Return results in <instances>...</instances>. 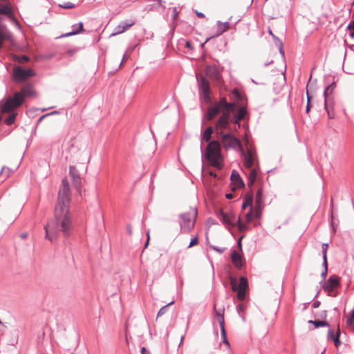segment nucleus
<instances>
[{
  "label": "nucleus",
  "instance_id": "f257e3e1",
  "mask_svg": "<svg viewBox=\"0 0 354 354\" xmlns=\"http://www.w3.org/2000/svg\"><path fill=\"white\" fill-rule=\"evenodd\" d=\"M46 239L53 241L59 232L64 236L71 234L72 230L71 218L69 214V207L64 205L62 207L55 205L54 218L51 219L44 226Z\"/></svg>",
  "mask_w": 354,
  "mask_h": 354
},
{
  "label": "nucleus",
  "instance_id": "f03ea898",
  "mask_svg": "<svg viewBox=\"0 0 354 354\" xmlns=\"http://www.w3.org/2000/svg\"><path fill=\"white\" fill-rule=\"evenodd\" d=\"M214 131L212 127H207L203 134V140L209 144L207 147L206 158L211 165L221 169L223 166V158L221 155V144L217 140L210 141L212 134Z\"/></svg>",
  "mask_w": 354,
  "mask_h": 354
},
{
  "label": "nucleus",
  "instance_id": "7ed1b4c3",
  "mask_svg": "<svg viewBox=\"0 0 354 354\" xmlns=\"http://www.w3.org/2000/svg\"><path fill=\"white\" fill-rule=\"evenodd\" d=\"M197 215L196 209L189 212L183 213L179 215V223L181 231L189 232L194 226L195 220Z\"/></svg>",
  "mask_w": 354,
  "mask_h": 354
},
{
  "label": "nucleus",
  "instance_id": "20e7f679",
  "mask_svg": "<svg viewBox=\"0 0 354 354\" xmlns=\"http://www.w3.org/2000/svg\"><path fill=\"white\" fill-rule=\"evenodd\" d=\"M218 138H221L222 145L225 150L233 149L235 151H243L240 140L235 138L232 133H223L219 135Z\"/></svg>",
  "mask_w": 354,
  "mask_h": 354
},
{
  "label": "nucleus",
  "instance_id": "39448f33",
  "mask_svg": "<svg viewBox=\"0 0 354 354\" xmlns=\"http://www.w3.org/2000/svg\"><path fill=\"white\" fill-rule=\"evenodd\" d=\"M23 104L21 94L15 93L12 97H8L1 106L2 113H10Z\"/></svg>",
  "mask_w": 354,
  "mask_h": 354
},
{
  "label": "nucleus",
  "instance_id": "423d86ee",
  "mask_svg": "<svg viewBox=\"0 0 354 354\" xmlns=\"http://www.w3.org/2000/svg\"><path fill=\"white\" fill-rule=\"evenodd\" d=\"M36 73L32 68L24 69L17 66L12 69V80L15 82H23L28 78L35 76Z\"/></svg>",
  "mask_w": 354,
  "mask_h": 354
},
{
  "label": "nucleus",
  "instance_id": "0eeeda50",
  "mask_svg": "<svg viewBox=\"0 0 354 354\" xmlns=\"http://www.w3.org/2000/svg\"><path fill=\"white\" fill-rule=\"evenodd\" d=\"M70 203V185L68 182L64 179L62 181L61 189L58 193L57 202L56 205L62 207L63 205L69 207Z\"/></svg>",
  "mask_w": 354,
  "mask_h": 354
},
{
  "label": "nucleus",
  "instance_id": "6e6552de",
  "mask_svg": "<svg viewBox=\"0 0 354 354\" xmlns=\"http://www.w3.org/2000/svg\"><path fill=\"white\" fill-rule=\"evenodd\" d=\"M231 285L233 291L237 292V297L239 300H244L246 295V290L248 287V279L245 277H240L239 286H236V279L231 278Z\"/></svg>",
  "mask_w": 354,
  "mask_h": 354
},
{
  "label": "nucleus",
  "instance_id": "1a4fd4ad",
  "mask_svg": "<svg viewBox=\"0 0 354 354\" xmlns=\"http://www.w3.org/2000/svg\"><path fill=\"white\" fill-rule=\"evenodd\" d=\"M196 79L201 97H202L207 103H210L212 100L210 97L209 82L203 76H201L200 78L197 76Z\"/></svg>",
  "mask_w": 354,
  "mask_h": 354
},
{
  "label": "nucleus",
  "instance_id": "9d476101",
  "mask_svg": "<svg viewBox=\"0 0 354 354\" xmlns=\"http://www.w3.org/2000/svg\"><path fill=\"white\" fill-rule=\"evenodd\" d=\"M230 116L228 115L227 112H223L218 120L215 123V130L217 133V137L223 134L224 129H229L230 127Z\"/></svg>",
  "mask_w": 354,
  "mask_h": 354
},
{
  "label": "nucleus",
  "instance_id": "9b49d317",
  "mask_svg": "<svg viewBox=\"0 0 354 354\" xmlns=\"http://www.w3.org/2000/svg\"><path fill=\"white\" fill-rule=\"evenodd\" d=\"M340 284L339 278L338 276L333 274L331 275L326 283L323 285V290L330 295L333 290L338 287Z\"/></svg>",
  "mask_w": 354,
  "mask_h": 354
},
{
  "label": "nucleus",
  "instance_id": "f8f14e48",
  "mask_svg": "<svg viewBox=\"0 0 354 354\" xmlns=\"http://www.w3.org/2000/svg\"><path fill=\"white\" fill-rule=\"evenodd\" d=\"M218 217L225 225L232 226H234L236 225V217L234 214L232 212H225L221 210L218 214Z\"/></svg>",
  "mask_w": 354,
  "mask_h": 354
},
{
  "label": "nucleus",
  "instance_id": "ddd939ff",
  "mask_svg": "<svg viewBox=\"0 0 354 354\" xmlns=\"http://www.w3.org/2000/svg\"><path fill=\"white\" fill-rule=\"evenodd\" d=\"M0 15H5L11 21L15 20L12 8L10 3H0Z\"/></svg>",
  "mask_w": 354,
  "mask_h": 354
},
{
  "label": "nucleus",
  "instance_id": "4468645a",
  "mask_svg": "<svg viewBox=\"0 0 354 354\" xmlns=\"http://www.w3.org/2000/svg\"><path fill=\"white\" fill-rule=\"evenodd\" d=\"M221 111H222L221 107L220 106L219 102H216L214 104L213 106H210L206 115H205V118L211 121Z\"/></svg>",
  "mask_w": 354,
  "mask_h": 354
},
{
  "label": "nucleus",
  "instance_id": "2eb2a0df",
  "mask_svg": "<svg viewBox=\"0 0 354 354\" xmlns=\"http://www.w3.org/2000/svg\"><path fill=\"white\" fill-rule=\"evenodd\" d=\"M216 317L218 319V323H219V325H220V327H221V336H222L223 342L226 345H227L229 346H230V343H229V342L227 339V335H226V331H225V329L224 315L222 313L216 312Z\"/></svg>",
  "mask_w": 354,
  "mask_h": 354
},
{
  "label": "nucleus",
  "instance_id": "dca6fc26",
  "mask_svg": "<svg viewBox=\"0 0 354 354\" xmlns=\"http://www.w3.org/2000/svg\"><path fill=\"white\" fill-rule=\"evenodd\" d=\"M231 259L234 266L238 269H241L244 266L242 256L236 250L232 251L231 254Z\"/></svg>",
  "mask_w": 354,
  "mask_h": 354
},
{
  "label": "nucleus",
  "instance_id": "f3484780",
  "mask_svg": "<svg viewBox=\"0 0 354 354\" xmlns=\"http://www.w3.org/2000/svg\"><path fill=\"white\" fill-rule=\"evenodd\" d=\"M218 102L222 111L227 112L228 115L230 116V113L233 111L235 107V103L227 102L225 97H222Z\"/></svg>",
  "mask_w": 354,
  "mask_h": 354
},
{
  "label": "nucleus",
  "instance_id": "a211bd4d",
  "mask_svg": "<svg viewBox=\"0 0 354 354\" xmlns=\"http://www.w3.org/2000/svg\"><path fill=\"white\" fill-rule=\"evenodd\" d=\"M18 93L21 94L23 102H24L25 97L32 96L36 94V92L31 84L25 85L21 88L20 92Z\"/></svg>",
  "mask_w": 354,
  "mask_h": 354
},
{
  "label": "nucleus",
  "instance_id": "6ab92c4d",
  "mask_svg": "<svg viewBox=\"0 0 354 354\" xmlns=\"http://www.w3.org/2000/svg\"><path fill=\"white\" fill-rule=\"evenodd\" d=\"M232 183L234 184L237 188L244 187L245 184L241 179L239 174L236 170H233L231 174Z\"/></svg>",
  "mask_w": 354,
  "mask_h": 354
},
{
  "label": "nucleus",
  "instance_id": "aec40b11",
  "mask_svg": "<svg viewBox=\"0 0 354 354\" xmlns=\"http://www.w3.org/2000/svg\"><path fill=\"white\" fill-rule=\"evenodd\" d=\"M254 162V157L252 151L248 150L247 153L245 155L244 165L247 169L252 168Z\"/></svg>",
  "mask_w": 354,
  "mask_h": 354
},
{
  "label": "nucleus",
  "instance_id": "412c9836",
  "mask_svg": "<svg viewBox=\"0 0 354 354\" xmlns=\"http://www.w3.org/2000/svg\"><path fill=\"white\" fill-rule=\"evenodd\" d=\"M335 88V85H334V83L331 84L330 85L328 86L325 90H324V104H325V108H326V110L328 112V115L330 118H334V113L333 112H330L328 108H327V106H326V95H327V93L328 91H330V93L333 92V89Z\"/></svg>",
  "mask_w": 354,
  "mask_h": 354
},
{
  "label": "nucleus",
  "instance_id": "4be33fe9",
  "mask_svg": "<svg viewBox=\"0 0 354 354\" xmlns=\"http://www.w3.org/2000/svg\"><path fill=\"white\" fill-rule=\"evenodd\" d=\"M218 25V30L216 32V35H221L223 32H226L227 30L230 29V22L225 21V22H221V21H217Z\"/></svg>",
  "mask_w": 354,
  "mask_h": 354
},
{
  "label": "nucleus",
  "instance_id": "5701e85b",
  "mask_svg": "<svg viewBox=\"0 0 354 354\" xmlns=\"http://www.w3.org/2000/svg\"><path fill=\"white\" fill-rule=\"evenodd\" d=\"M83 30V24L82 22H80L77 24H75L72 26V30L71 32H69L68 33H66L64 35V37H69L71 35H74L76 34L80 33Z\"/></svg>",
  "mask_w": 354,
  "mask_h": 354
},
{
  "label": "nucleus",
  "instance_id": "b1692460",
  "mask_svg": "<svg viewBox=\"0 0 354 354\" xmlns=\"http://www.w3.org/2000/svg\"><path fill=\"white\" fill-rule=\"evenodd\" d=\"M245 113H246V109L245 107L242 106V107L239 108V109L238 110V111L234 117V122L235 124H239V122L244 118Z\"/></svg>",
  "mask_w": 354,
  "mask_h": 354
},
{
  "label": "nucleus",
  "instance_id": "393cba45",
  "mask_svg": "<svg viewBox=\"0 0 354 354\" xmlns=\"http://www.w3.org/2000/svg\"><path fill=\"white\" fill-rule=\"evenodd\" d=\"M249 173H248V185L249 187H251L253 185L254 183L256 180L257 172L255 169H248Z\"/></svg>",
  "mask_w": 354,
  "mask_h": 354
},
{
  "label": "nucleus",
  "instance_id": "a878e982",
  "mask_svg": "<svg viewBox=\"0 0 354 354\" xmlns=\"http://www.w3.org/2000/svg\"><path fill=\"white\" fill-rule=\"evenodd\" d=\"M272 37L274 40L275 41L276 45L279 47V53L281 54V57L284 59L285 58V53L283 50V45L282 41L275 35H272Z\"/></svg>",
  "mask_w": 354,
  "mask_h": 354
},
{
  "label": "nucleus",
  "instance_id": "bb28decb",
  "mask_svg": "<svg viewBox=\"0 0 354 354\" xmlns=\"http://www.w3.org/2000/svg\"><path fill=\"white\" fill-rule=\"evenodd\" d=\"M308 322L313 324L316 328L329 326L328 323L324 320H310Z\"/></svg>",
  "mask_w": 354,
  "mask_h": 354
},
{
  "label": "nucleus",
  "instance_id": "cd10ccee",
  "mask_svg": "<svg viewBox=\"0 0 354 354\" xmlns=\"http://www.w3.org/2000/svg\"><path fill=\"white\" fill-rule=\"evenodd\" d=\"M340 336V330L338 328L335 335L331 338V339L334 342L335 346L337 348L341 345V341L339 339Z\"/></svg>",
  "mask_w": 354,
  "mask_h": 354
},
{
  "label": "nucleus",
  "instance_id": "c85d7f7f",
  "mask_svg": "<svg viewBox=\"0 0 354 354\" xmlns=\"http://www.w3.org/2000/svg\"><path fill=\"white\" fill-rule=\"evenodd\" d=\"M135 24L134 21L133 20H127V21H122L120 23V26L122 27V30H126L129 28L131 27Z\"/></svg>",
  "mask_w": 354,
  "mask_h": 354
},
{
  "label": "nucleus",
  "instance_id": "c756f323",
  "mask_svg": "<svg viewBox=\"0 0 354 354\" xmlns=\"http://www.w3.org/2000/svg\"><path fill=\"white\" fill-rule=\"evenodd\" d=\"M206 71L207 74H209V76H212L217 78L218 75L217 70L214 67H212L211 66L207 67Z\"/></svg>",
  "mask_w": 354,
  "mask_h": 354
},
{
  "label": "nucleus",
  "instance_id": "7c9ffc66",
  "mask_svg": "<svg viewBox=\"0 0 354 354\" xmlns=\"http://www.w3.org/2000/svg\"><path fill=\"white\" fill-rule=\"evenodd\" d=\"M10 174V169L6 168L5 167H3L1 169V171H0V177H1L2 180H4L5 179H6L9 176Z\"/></svg>",
  "mask_w": 354,
  "mask_h": 354
},
{
  "label": "nucleus",
  "instance_id": "2f4dec72",
  "mask_svg": "<svg viewBox=\"0 0 354 354\" xmlns=\"http://www.w3.org/2000/svg\"><path fill=\"white\" fill-rule=\"evenodd\" d=\"M16 116H17V113H11L8 117H7L6 118L5 123L7 125H11L12 124H13L15 122Z\"/></svg>",
  "mask_w": 354,
  "mask_h": 354
},
{
  "label": "nucleus",
  "instance_id": "473e14b6",
  "mask_svg": "<svg viewBox=\"0 0 354 354\" xmlns=\"http://www.w3.org/2000/svg\"><path fill=\"white\" fill-rule=\"evenodd\" d=\"M6 37V28L0 26V48L2 47V42Z\"/></svg>",
  "mask_w": 354,
  "mask_h": 354
},
{
  "label": "nucleus",
  "instance_id": "72a5a7b5",
  "mask_svg": "<svg viewBox=\"0 0 354 354\" xmlns=\"http://www.w3.org/2000/svg\"><path fill=\"white\" fill-rule=\"evenodd\" d=\"M173 304H174V301H172L169 302V304H167V305L162 307L158 312L157 318L165 315L167 311L168 306Z\"/></svg>",
  "mask_w": 354,
  "mask_h": 354
},
{
  "label": "nucleus",
  "instance_id": "f704fd0d",
  "mask_svg": "<svg viewBox=\"0 0 354 354\" xmlns=\"http://www.w3.org/2000/svg\"><path fill=\"white\" fill-rule=\"evenodd\" d=\"M245 306L243 304H239L236 306V311L238 314L241 317L242 319L245 321V317L243 316V313L245 312Z\"/></svg>",
  "mask_w": 354,
  "mask_h": 354
},
{
  "label": "nucleus",
  "instance_id": "c9c22d12",
  "mask_svg": "<svg viewBox=\"0 0 354 354\" xmlns=\"http://www.w3.org/2000/svg\"><path fill=\"white\" fill-rule=\"evenodd\" d=\"M236 225H237L238 229L240 232H243L247 228L246 225L241 222L240 217L238 218L236 222Z\"/></svg>",
  "mask_w": 354,
  "mask_h": 354
},
{
  "label": "nucleus",
  "instance_id": "e433bc0d",
  "mask_svg": "<svg viewBox=\"0 0 354 354\" xmlns=\"http://www.w3.org/2000/svg\"><path fill=\"white\" fill-rule=\"evenodd\" d=\"M338 224H339V221L337 219H336L335 218L334 215L332 214H331V225H332L333 232L336 231V230L338 227Z\"/></svg>",
  "mask_w": 354,
  "mask_h": 354
},
{
  "label": "nucleus",
  "instance_id": "4c0bfd02",
  "mask_svg": "<svg viewBox=\"0 0 354 354\" xmlns=\"http://www.w3.org/2000/svg\"><path fill=\"white\" fill-rule=\"evenodd\" d=\"M59 6L65 9H71L75 7V4L71 2H64L62 4H59Z\"/></svg>",
  "mask_w": 354,
  "mask_h": 354
},
{
  "label": "nucleus",
  "instance_id": "58836bf2",
  "mask_svg": "<svg viewBox=\"0 0 354 354\" xmlns=\"http://www.w3.org/2000/svg\"><path fill=\"white\" fill-rule=\"evenodd\" d=\"M328 243H323L322 245V252L323 257H327Z\"/></svg>",
  "mask_w": 354,
  "mask_h": 354
},
{
  "label": "nucleus",
  "instance_id": "ea45409f",
  "mask_svg": "<svg viewBox=\"0 0 354 354\" xmlns=\"http://www.w3.org/2000/svg\"><path fill=\"white\" fill-rule=\"evenodd\" d=\"M125 30H122V26L119 24L115 28V32L113 35H118L124 32Z\"/></svg>",
  "mask_w": 354,
  "mask_h": 354
},
{
  "label": "nucleus",
  "instance_id": "a19ab883",
  "mask_svg": "<svg viewBox=\"0 0 354 354\" xmlns=\"http://www.w3.org/2000/svg\"><path fill=\"white\" fill-rule=\"evenodd\" d=\"M198 243V237L196 236L195 237L192 239V240L188 245V248H190L193 247L194 245H197Z\"/></svg>",
  "mask_w": 354,
  "mask_h": 354
},
{
  "label": "nucleus",
  "instance_id": "79ce46f5",
  "mask_svg": "<svg viewBox=\"0 0 354 354\" xmlns=\"http://www.w3.org/2000/svg\"><path fill=\"white\" fill-rule=\"evenodd\" d=\"M262 193L261 190H258L256 194V202L257 204H260L261 202Z\"/></svg>",
  "mask_w": 354,
  "mask_h": 354
},
{
  "label": "nucleus",
  "instance_id": "37998d69",
  "mask_svg": "<svg viewBox=\"0 0 354 354\" xmlns=\"http://www.w3.org/2000/svg\"><path fill=\"white\" fill-rule=\"evenodd\" d=\"M211 248H212L214 251L218 252L219 254H222L225 251V248H221L215 245H212Z\"/></svg>",
  "mask_w": 354,
  "mask_h": 354
},
{
  "label": "nucleus",
  "instance_id": "c03bdc74",
  "mask_svg": "<svg viewBox=\"0 0 354 354\" xmlns=\"http://www.w3.org/2000/svg\"><path fill=\"white\" fill-rule=\"evenodd\" d=\"M246 220L248 222H251L252 221V208L250 209V211L249 212H248L246 214Z\"/></svg>",
  "mask_w": 354,
  "mask_h": 354
},
{
  "label": "nucleus",
  "instance_id": "a18cd8bd",
  "mask_svg": "<svg viewBox=\"0 0 354 354\" xmlns=\"http://www.w3.org/2000/svg\"><path fill=\"white\" fill-rule=\"evenodd\" d=\"M249 205H251V201L250 200H245L242 204V208L245 209Z\"/></svg>",
  "mask_w": 354,
  "mask_h": 354
},
{
  "label": "nucleus",
  "instance_id": "49530a36",
  "mask_svg": "<svg viewBox=\"0 0 354 354\" xmlns=\"http://www.w3.org/2000/svg\"><path fill=\"white\" fill-rule=\"evenodd\" d=\"M322 266L324 270H328L327 257H323Z\"/></svg>",
  "mask_w": 354,
  "mask_h": 354
},
{
  "label": "nucleus",
  "instance_id": "de8ad7c7",
  "mask_svg": "<svg viewBox=\"0 0 354 354\" xmlns=\"http://www.w3.org/2000/svg\"><path fill=\"white\" fill-rule=\"evenodd\" d=\"M335 334L334 333L333 330L330 328L328 329V333H327V337L328 338H332Z\"/></svg>",
  "mask_w": 354,
  "mask_h": 354
},
{
  "label": "nucleus",
  "instance_id": "09e8293b",
  "mask_svg": "<svg viewBox=\"0 0 354 354\" xmlns=\"http://www.w3.org/2000/svg\"><path fill=\"white\" fill-rule=\"evenodd\" d=\"M352 314H353L352 316L347 319L346 322H347L348 324H352V322H353V321L354 319V310H353Z\"/></svg>",
  "mask_w": 354,
  "mask_h": 354
},
{
  "label": "nucleus",
  "instance_id": "8fccbe9b",
  "mask_svg": "<svg viewBox=\"0 0 354 354\" xmlns=\"http://www.w3.org/2000/svg\"><path fill=\"white\" fill-rule=\"evenodd\" d=\"M319 305H320V301H315L313 302L312 306H313V308H318L319 306Z\"/></svg>",
  "mask_w": 354,
  "mask_h": 354
},
{
  "label": "nucleus",
  "instance_id": "3c124183",
  "mask_svg": "<svg viewBox=\"0 0 354 354\" xmlns=\"http://www.w3.org/2000/svg\"><path fill=\"white\" fill-rule=\"evenodd\" d=\"M185 47L188 48H190V49H192L193 47H192V44L191 41H187L186 43H185Z\"/></svg>",
  "mask_w": 354,
  "mask_h": 354
},
{
  "label": "nucleus",
  "instance_id": "603ef678",
  "mask_svg": "<svg viewBox=\"0 0 354 354\" xmlns=\"http://www.w3.org/2000/svg\"><path fill=\"white\" fill-rule=\"evenodd\" d=\"M327 272H328V270H324V269L323 272L321 274V276L323 278V280L325 279V278H326V277L327 275Z\"/></svg>",
  "mask_w": 354,
  "mask_h": 354
},
{
  "label": "nucleus",
  "instance_id": "864d4df0",
  "mask_svg": "<svg viewBox=\"0 0 354 354\" xmlns=\"http://www.w3.org/2000/svg\"><path fill=\"white\" fill-rule=\"evenodd\" d=\"M196 15L198 17H200V18H203V17H205V15H204L203 13H202V12H198V11H197V10H196Z\"/></svg>",
  "mask_w": 354,
  "mask_h": 354
},
{
  "label": "nucleus",
  "instance_id": "5fc2aeb1",
  "mask_svg": "<svg viewBox=\"0 0 354 354\" xmlns=\"http://www.w3.org/2000/svg\"><path fill=\"white\" fill-rule=\"evenodd\" d=\"M29 58L26 56V55H23L21 57V59L19 60L20 62H27L28 61Z\"/></svg>",
  "mask_w": 354,
  "mask_h": 354
},
{
  "label": "nucleus",
  "instance_id": "6e6d98bb",
  "mask_svg": "<svg viewBox=\"0 0 354 354\" xmlns=\"http://www.w3.org/2000/svg\"><path fill=\"white\" fill-rule=\"evenodd\" d=\"M348 28L354 30V21L350 22V24L348 26Z\"/></svg>",
  "mask_w": 354,
  "mask_h": 354
},
{
  "label": "nucleus",
  "instance_id": "4d7b16f0",
  "mask_svg": "<svg viewBox=\"0 0 354 354\" xmlns=\"http://www.w3.org/2000/svg\"><path fill=\"white\" fill-rule=\"evenodd\" d=\"M20 237L23 239H25L28 237V233L27 232H24V233H22L20 234Z\"/></svg>",
  "mask_w": 354,
  "mask_h": 354
},
{
  "label": "nucleus",
  "instance_id": "13d9d810",
  "mask_svg": "<svg viewBox=\"0 0 354 354\" xmlns=\"http://www.w3.org/2000/svg\"><path fill=\"white\" fill-rule=\"evenodd\" d=\"M327 316V311L326 310H324L321 315V317L322 318H326Z\"/></svg>",
  "mask_w": 354,
  "mask_h": 354
},
{
  "label": "nucleus",
  "instance_id": "bf43d9fd",
  "mask_svg": "<svg viewBox=\"0 0 354 354\" xmlns=\"http://www.w3.org/2000/svg\"><path fill=\"white\" fill-rule=\"evenodd\" d=\"M46 117H47V115H46V114L43 115L42 116H41V117L39 118L38 121H37V124H39V122H41L42 121V120H43L44 118H46Z\"/></svg>",
  "mask_w": 354,
  "mask_h": 354
},
{
  "label": "nucleus",
  "instance_id": "052dcab7",
  "mask_svg": "<svg viewBox=\"0 0 354 354\" xmlns=\"http://www.w3.org/2000/svg\"><path fill=\"white\" fill-rule=\"evenodd\" d=\"M306 95H307V102H308V104H309L310 102V100H311V96L309 95L308 91H306Z\"/></svg>",
  "mask_w": 354,
  "mask_h": 354
},
{
  "label": "nucleus",
  "instance_id": "680f3d73",
  "mask_svg": "<svg viewBox=\"0 0 354 354\" xmlns=\"http://www.w3.org/2000/svg\"><path fill=\"white\" fill-rule=\"evenodd\" d=\"M310 103L308 104V102H307L306 107V113H308L310 111Z\"/></svg>",
  "mask_w": 354,
  "mask_h": 354
},
{
  "label": "nucleus",
  "instance_id": "e2e57ef3",
  "mask_svg": "<svg viewBox=\"0 0 354 354\" xmlns=\"http://www.w3.org/2000/svg\"><path fill=\"white\" fill-rule=\"evenodd\" d=\"M58 113V111H54L53 112H50V113H46L47 116L48 115H55V114H57Z\"/></svg>",
  "mask_w": 354,
  "mask_h": 354
},
{
  "label": "nucleus",
  "instance_id": "0e129e2a",
  "mask_svg": "<svg viewBox=\"0 0 354 354\" xmlns=\"http://www.w3.org/2000/svg\"><path fill=\"white\" fill-rule=\"evenodd\" d=\"M141 354H149V353H147V351H146V348L145 347H142L141 348Z\"/></svg>",
  "mask_w": 354,
  "mask_h": 354
},
{
  "label": "nucleus",
  "instance_id": "69168bd1",
  "mask_svg": "<svg viewBox=\"0 0 354 354\" xmlns=\"http://www.w3.org/2000/svg\"><path fill=\"white\" fill-rule=\"evenodd\" d=\"M225 197H226L227 198L231 199V198H233V195H232V194H227L225 195Z\"/></svg>",
  "mask_w": 354,
  "mask_h": 354
},
{
  "label": "nucleus",
  "instance_id": "338daca9",
  "mask_svg": "<svg viewBox=\"0 0 354 354\" xmlns=\"http://www.w3.org/2000/svg\"><path fill=\"white\" fill-rule=\"evenodd\" d=\"M233 93H234L236 95L239 96V93L236 89L234 90Z\"/></svg>",
  "mask_w": 354,
  "mask_h": 354
},
{
  "label": "nucleus",
  "instance_id": "774afa93",
  "mask_svg": "<svg viewBox=\"0 0 354 354\" xmlns=\"http://www.w3.org/2000/svg\"><path fill=\"white\" fill-rule=\"evenodd\" d=\"M127 230H128V232H129V234H131V227H130V226H128V227H127Z\"/></svg>",
  "mask_w": 354,
  "mask_h": 354
}]
</instances>
